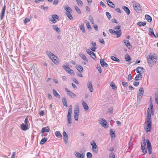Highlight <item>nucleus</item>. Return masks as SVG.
Segmentation results:
<instances>
[{
  "mask_svg": "<svg viewBox=\"0 0 158 158\" xmlns=\"http://www.w3.org/2000/svg\"><path fill=\"white\" fill-rule=\"evenodd\" d=\"M116 35H117V37L118 38L120 37L122 35V31L121 29H119L118 31H117Z\"/></svg>",
  "mask_w": 158,
  "mask_h": 158,
  "instance_id": "c9c22d12",
  "label": "nucleus"
},
{
  "mask_svg": "<svg viewBox=\"0 0 158 158\" xmlns=\"http://www.w3.org/2000/svg\"><path fill=\"white\" fill-rule=\"evenodd\" d=\"M155 98L156 102L158 104V92L155 94Z\"/></svg>",
  "mask_w": 158,
  "mask_h": 158,
  "instance_id": "58836bf2",
  "label": "nucleus"
},
{
  "mask_svg": "<svg viewBox=\"0 0 158 158\" xmlns=\"http://www.w3.org/2000/svg\"><path fill=\"white\" fill-rule=\"evenodd\" d=\"M110 86H111L112 88L114 90L116 89L117 87L115 86V84L113 83L112 82Z\"/></svg>",
  "mask_w": 158,
  "mask_h": 158,
  "instance_id": "8fccbe9b",
  "label": "nucleus"
},
{
  "mask_svg": "<svg viewBox=\"0 0 158 158\" xmlns=\"http://www.w3.org/2000/svg\"><path fill=\"white\" fill-rule=\"evenodd\" d=\"M55 135L58 138H61L62 135L59 131H56L55 132Z\"/></svg>",
  "mask_w": 158,
  "mask_h": 158,
  "instance_id": "c85d7f7f",
  "label": "nucleus"
},
{
  "mask_svg": "<svg viewBox=\"0 0 158 158\" xmlns=\"http://www.w3.org/2000/svg\"><path fill=\"white\" fill-rule=\"evenodd\" d=\"M99 42L102 44H105V41L104 40L102 39H99Z\"/></svg>",
  "mask_w": 158,
  "mask_h": 158,
  "instance_id": "69168bd1",
  "label": "nucleus"
},
{
  "mask_svg": "<svg viewBox=\"0 0 158 158\" xmlns=\"http://www.w3.org/2000/svg\"><path fill=\"white\" fill-rule=\"evenodd\" d=\"M122 85L124 87H127L128 85V83L126 82H122Z\"/></svg>",
  "mask_w": 158,
  "mask_h": 158,
  "instance_id": "e2e57ef3",
  "label": "nucleus"
},
{
  "mask_svg": "<svg viewBox=\"0 0 158 158\" xmlns=\"http://www.w3.org/2000/svg\"><path fill=\"white\" fill-rule=\"evenodd\" d=\"M133 3V7L135 11L137 13L140 12L141 11V9L140 4L139 3L135 2Z\"/></svg>",
  "mask_w": 158,
  "mask_h": 158,
  "instance_id": "7ed1b4c3",
  "label": "nucleus"
},
{
  "mask_svg": "<svg viewBox=\"0 0 158 158\" xmlns=\"http://www.w3.org/2000/svg\"><path fill=\"white\" fill-rule=\"evenodd\" d=\"M50 131V129L48 127H43L42 128L41 132L44 133L45 132H48Z\"/></svg>",
  "mask_w": 158,
  "mask_h": 158,
  "instance_id": "6ab92c4d",
  "label": "nucleus"
},
{
  "mask_svg": "<svg viewBox=\"0 0 158 158\" xmlns=\"http://www.w3.org/2000/svg\"><path fill=\"white\" fill-rule=\"evenodd\" d=\"M78 5L79 6H82L83 3L81 0H76Z\"/></svg>",
  "mask_w": 158,
  "mask_h": 158,
  "instance_id": "ea45409f",
  "label": "nucleus"
},
{
  "mask_svg": "<svg viewBox=\"0 0 158 158\" xmlns=\"http://www.w3.org/2000/svg\"><path fill=\"white\" fill-rule=\"evenodd\" d=\"M86 156L87 158H92V154L90 152H88L87 153Z\"/></svg>",
  "mask_w": 158,
  "mask_h": 158,
  "instance_id": "3c124183",
  "label": "nucleus"
},
{
  "mask_svg": "<svg viewBox=\"0 0 158 158\" xmlns=\"http://www.w3.org/2000/svg\"><path fill=\"white\" fill-rule=\"evenodd\" d=\"M125 59L127 61L129 62L131 60V57L128 54H126L125 56Z\"/></svg>",
  "mask_w": 158,
  "mask_h": 158,
  "instance_id": "79ce46f5",
  "label": "nucleus"
},
{
  "mask_svg": "<svg viewBox=\"0 0 158 158\" xmlns=\"http://www.w3.org/2000/svg\"><path fill=\"white\" fill-rule=\"evenodd\" d=\"M142 74H137L136 75L135 78V81H140L142 79Z\"/></svg>",
  "mask_w": 158,
  "mask_h": 158,
  "instance_id": "aec40b11",
  "label": "nucleus"
},
{
  "mask_svg": "<svg viewBox=\"0 0 158 158\" xmlns=\"http://www.w3.org/2000/svg\"><path fill=\"white\" fill-rule=\"evenodd\" d=\"M110 136L111 137H114L115 136V134L114 132L111 129L110 130Z\"/></svg>",
  "mask_w": 158,
  "mask_h": 158,
  "instance_id": "49530a36",
  "label": "nucleus"
},
{
  "mask_svg": "<svg viewBox=\"0 0 158 158\" xmlns=\"http://www.w3.org/2000/svg\"><path fill=\"white\" fill-rule=\"evenodd\" d=\"M107 2L108 5L110 6V7L112 8H114L115 7V5L114 4V3L111 2L109 0H107Z\"/></svg>",
  "mask_w": 158,
  "mask_h": 158,
  "instance_id": "b1692460",
  "label": "nucleus"
},
{
  "mask_svg": "<svg viewBox=\"0 0 158 158\" xmlns=\"http://www.w3.org/2000/svg\"><path fill=\"white\" fill-rule=\"evenodd\" d=\"M147 119L146 120H151V111L149 108H148L147 111Z\"/></svg>",
  "mask_w": 158,
  "mask_h": 158,
  "instance_id": "4468645a",
  "label": "nucleus"
},
{
  "mask_svg": "<svg viewBox=\"0 0 158 158\" xmlns=\"http://www.w3.org/2000/svg\"><path fill=\"white\" fill-rule=\"evenodd\" d=\"M146 123L147 124V126L146 127V131L147 132L150 131L151 130V120H146Z\"/></svg>",
  "mask_w": 158,
  "mask_h": 158,
  "instance_id": "39448f33",
  "label": "nucleus"
},
{
  "mask_svg": "<svg viewBox=\"0 0 158 158\" xmlns=\"http://www.w3.org/2000/svg\"><path fill=\"white\" fill-rule=\"evenodd\" d=\"M145 18L146 19L149 23H151L152 21V19L151 17L149 15H145Z\"/></svg>",
  "mask_w": 158,
  "mask_h": 158,
  "instance_id": "5701e85b",
  "label": "nucleus"
},
{
  "mask_svg": "<svg viewBox=\"0 0 158 158\" xmlns=\"http://www.w3.org/2000/svg\"><path fill=\"white\" fill-rule=\"evenodd\" d=\"M99 123L104 127L106 128L108 127L107 126V123L104 119H102V120H99Z\"/></svg>",
  "mask_w": 158,
  "mask_h": 158,
  "instance_id": "9d476101",
  "label": "nucleus"
},
{
  "mask_svg": "<svg viewBox=\"0 0 158 158\" xmlns=\"http://www.w3.org/2000/svg\"><path fill=\"white\" fill-rule=\"evenodd\" d=\"M90 56L93 59H94L96 58V56L95 53L93 52L91 55H90Z\"/></svg>",
  "mask_w": 158,
  "mask_h": 158,
  "instance_id": "13d9d810",
  "label": "nucleus"
},
{
  "mask_svg": "<svg viewBox=\"0 0 158 158\" xmlns=\"http://www.w3.org/2000/svg\"><path fill=\"white\" fill-rule=\"evenodd\" d=\"M66 15L69 19L71 20L73 19V17L70 12H66Z\"/></svg>",
  "mask_w": 158,
  "mask_h": 158,
  "instance_id": "72a5a7b5",
  "label": "nucleus"
},
{
  "mask_svg": "<svg viewBox=\"0 0 158 158\" xmlns=\"http://www.w3.org/2000/svg\"><path fill=\"white\" fill-rule=\"evenodd\" d=\"M70 71L68 72V73L71 74V75H74V73L73 71L71 69L69 70Z\"/></svg>",
  "mask_w": 158,
  "mask_h": 158,
  "instance_id": "4d7b16f0",
  "label": "nucleus"
},
{
  "mask_svg": "<svg viewBox=\"0 0 158 158\" xmlns=\"http://www.w3.org/2000/svg\"><path fill=\"white\" fill-rule=\"evenodd\" d=\"M144 70V69L142 67H138L136 69V72L140 74H143V73Z\"/></svg>",
  "mask_w": 158,
  "mask_h": 158,
  "instance_id": "9b49d317",
  "label": "nucleus"
},
{
  "mask_svg": "<svg viewBox=\"0 0 158 158\" xmlns=\"http://www.w3.org/2000/svg\"><path fill=\"white\" fill-rule=\"evenodd\" d=\"M52 61L55 64H59V61L57 60V57L56 58H52L51 59Z\"/></svg>",
  "mask_w": 158,
  "mask_h": 158,
  "instance_id": "f704fd0d",
  "label": "nucleus"
},
{
  "mask_svg": "<svg viewBox=\"0 0 158 158\" xmlns=\"http://www.w3.org/2000/svg\"><path fill=\"white\" fill-rule=\"evenodd\" d=\"M109 156L110 158H115V155L113 152H111Z\"/></svg>",
  "mask_w": 158,
  "mask_h": 158,
  "instance_id": "de8ad7c7",
  "label": "nucleus"
},
{
  "mask_svg": "<svg viewBox=\"0 0 158 158\" xmlns=\"http://www.w3.org/2000/svg\"><path fill=\"white\" fill-rule=\"evenodd\" d=\"M141 149L142 152L144 154L147 153V148L145 139L143 140L141 143Z\"/></svg>",
  "mask_w": 158,
  "mask_h": 158,
  "instance_id": "20e7f679",
  "label": "nucleus"
},
{
  "mask_svg": "<svg viewBox=\"0 0 158 158\" xmlns=\"http://www.w3.org/2000/svg\"><path fill=\"white\" fill-rule=\"evenodd\" d=\"M30 19L28 18H26L24 20V23L26 24L27 22L30 21Z\"/></svg>",
  "mask_w": 158,
  "mask_h": 158,
  "instance_id": "bf43d9fd",
  "label": "nucleus"
},
{
  "mask_svg": "<svg viewBox=\"0 0 158 158\" xmlns=\"http://www.w3.org/2000/svg\"><path fill=\"white\" fill-rule=\"evenodd\" d=\"M68 94L71 98H74L77 97V95L72 92H70L69 93H68Z\"/></svg>",
  "mask_w": 158,
  "mask_h": 158,
  "instance_id": "c756f323",
  "label": "nucleus"
},
{
  "mask_svg": "<svg viewBox=\"0 0 158 158\" xmlns=\"http://www.w3.org/2000/svg\"><path fill=\"white\" fill-rule=\"evenodd\" d=\"M97 69H98V71L99 73H102V70H101V68L100 66H97Z\"/></svg>",
  "mask_w": 158,
  "mask_h": 158,
  "instance_id": "774afa93",
  "label": "nucleus"
},
{
  "mask_svg": "<svg viewBox=\"0 0 158 158\" xmlns=\"http://www.w3.org/2000/svg\"><path fill=\"white\" fill-rule=\"evenodd\" d=\"M65 10L67 12H70L72 11V9L69 7H68L65 8Z\"/></svg>",
  "mask_w": 158,
  "mask_h": 158,
  "instance_id": "052dcab7",
  "label": "nucleus"
},
{
  "mask_svg": "<svg viewBox=\"0 0 158 158\" xmlns=\"http://www.w3.org/2000/svg\"><path fill=\"white\" fill-rule=\"evenodd\" d=\"M52 27L53 29L57 32L59 33L60 32L59 29L57 25H52Z\"/></svg>",
  "mask_w": 158,
  "mask_h": 158,
  "instance_id": "bb28decb",
  "label": "nucleus"
},
{
  "mask_svg": "<svg viewBox=\"0 0 158 158\" xmlns=\"http://www.w3.org/2000/svg\"><path fill=\"white\" fill-rule=\"evenodd\" d=\"M74 8L76 10V11L78 14H80L81 13V11L79 8L77 6H74Z\"/></svg>",
  "mask_w": 158,
  "mask_h": 158,
  "instance_id": "c03bdc74",
  "label": "nucleus"
},
{
  "mask_svg": "<svg viewBox=\"0 0 158 158\" xmlns=\"http://www.w3.org/2000/svg\"><path fill=\"white\" fill-rule=\"evenodd\" d=\"M79 114V109L78 105L76 106L74 112V117L76 121H78V116Z\"/></svg>",
  "mask_w": 158,
  "mask_h": 158,
  "instance_id": "f03ea898",
  "label": "nucleus"
},
{
  "mask_svg": "<svg viewBox=\"0 0 158 158\" xmlns=\"http://www.w3.org/2000/svg\"><path fill=\"white\" fill-rule=\"evenodd\" d=\"M6 10V5H5L3 9L2 10L1 15H0V19L2 20L4 16L5 11Z\"/></svg>",
  "mask_w": 158,
  "mask_h": 158,
  "instance_id": "2eb2a0df",
  "label": "nucleus"
},
{
  "mask_svg": "<svg viewBox=\"0 0 158 158\" xmlns=\"http://www.w3.org/2000/svg\"><path fill=\"white\" fill-rule=\"evenodd\" d=\"M76 67L77 69L80 72H82L83 70V67L81 66L77 65L76 66Z\"/></svg>",
  "mask_w": 158,
  "mask_h": 158,
  "instance_id": "a878e982",
  "label": "nucleus"
},
{
  "mask_svg": "<svg viewBox=\"0 0 158 158\" xmlns=\"http://www.w3.org/2000/svg\"><path fill=\"white\" fill-rule=\"evenodd\" d=\"M53 92L54 94V95L55 97L56 98H60V95L59 94L56 92V90L53 89Z\"/></svg>",
  "mask_w": 158,
  "mask_h": 158,
  "instance_id": "393cba45",
  "label": "nucleus"
},
{
  "mask_svg": "<svg viewBox=\"0 0 158 158\" xmlns=\"http://www.w3.org/2000/svg\"><path fill=\"white\" fill-rule=\"evenodd\" d=\"M132 76L131 74H129L128 75L127 80L128 81H130L131 79Z\"/></svg>",
  "mask_w": 158,
  "mask_h": 158,
  "instance_id": "338daca9",
  "label": "nucleus"
},
{
  "mask_svg": "<svg viewBox=\"0 0 158 158\" xmlns=\"http://www.w3.org/2000/svg\"><path fill=\"white\" fill-rule=\"evenodd\" d=\"M86 51L87 52V53L90 55H91V54L93 53V52L91 51L89 49L86 48Z\"/></svg>",
  "mask_w": 158,
  "mask_h": 158,
  "instance_id": "864d4df0",
  "label": "nucleus"
},
{
  "mask_svg": "<svg viewBox=\"0 0 158 158\" xmlns=\"http://www.w3.org/2000/svg\"><path fill=\"white\" fill-rule=\"evenodd\" d=\"M108 112L110 114H112L113 112V109L111 107L109 108Z\"/></svg>",
  "mask_w": 158,
  "mask_h": 158,
  "instance_id": "5fc2aeb1",
  "label": "nucleus"
},
{
  "mask_svg": "<svg viewBox=\"0 0 158 158\" xmlns=\"http://www.w3.org/2000/svg\"><path fill=\"white\" fill-rule=\"evenodd\" d=\"M86 25L88 29H91V27L88 21L85 20Z\"/></svg>",
  "mask_w": 158,
  "mask_h": 158,
  "instance_id": "e433bc0d",
  "label": "nucleus"
},
{
  "mask_svg": "<svg viewBox=\"0 0 158 158\" xmlns=\"http://www.w3.org/2000/svg\"><path fill=\"white\" fill-rule=\"evenodd\" d=\"M110 58L112 60H113L116 61L118 62H120V60H119V59H118V58L116 57H115L114 56H111L110 57Z\"/></svg>",
  "mask_w": 158,
  "mask_h": 158,
  "instance_id": "7c9ffc66",
  "label": "nucleus"
},
{
  "mask_svg": "<svg viewBox=\"0 0 158 158\" xmlns=\"http://www.w3.org/2000/svg\"><path fill=\"white\" fill-rule=\"evenodd\" d=\"M146 22H139L137 23V24L139 26H144L146 24Z\"/></svg>",
  "mask_w": 158,
  "mask_h": 158,
  "instance_id": "a19ab883",
  "label": "nucleus"
},
{
  "mask_svg": "<svg viewBox=\"0 0 158 158\" xmlns=\"http://www.w3.org/2000/svg\"><path fill=\"white\" fill-rule=\"evenodd\" d=\"M25 125H29L28 120L27 117H26L24 120V123Z\"/></svg>",
  "mask_w": 158,
  "mask_h": 158,
  "instance_id": "603ef678",
  "label": "nucleus"
},
{
  "mask_svg": "<svg viewBox=\"0 0 158 158\" xmlns=\"http://www.w3.org/2000/svg\"><path fill=\"white\" fill-rule=\"evenodd\" d=\"M123 41L126 45L128 48L130 49L131 48V45L128 40H123Z\"/></svg>",
  "mask_w": 158,
  "mask_h": 158,
  "instance_id": "dca6fc26",
  "label": "nucleus"
},
{
  "mask_svg": "<svg viewBox=\"0 0 158 158\" xmlns=\"http://www.w3.org/2000/svg\"><path fill=\"white\" fill-rule=\"evenodd\" d=\"M139 84V82L138 81H135L133 83V85L135 86H138Z\"/></svg>",
  "mask_w": 158,
  "mask_h": 158,
  "instance_id": "680f3d73",
  "label": "nucleus"
},
{
  "mask_svg": "<svg viewBox=\"0 0 158 158\" xmlns=\"http://www.w3.org/2000/svg\"><path fill=\"white\" fill-rule=\"evenodd\" d=\"M81 56L84 60L86 62L88 61V60L86 58V57L85 56L84 54H82V55H81Z\"/></svg>",
  "mask_w": 158,
  "mask_h": 158,
  "instance_id": "37998d69",
  "label": "nucleus"
},
{
  "mask_svg": "<svg viewBox=\"0 0 158 158\" xmlns=\"http://www.w3.org/2000/svg\"><path fill=\"white\" fill-rule=\"evenodd\" d=\"M148 150L149 154L152 153V148L151 147H150V148H148Z\"/></svg>",
  "mask_w": 158,
  "mask_h": 158,
  "instance_id": "0e129e2a",
  "label": "nucleus"
},
{
  "mask_svg": "<svg viewBox=\"0 0 158 158\" xmlns=\"http://www.w3.org/2000/svg\"><path fill=\"white\" fill-rule=\"evenodd\" d=\"M47 138L45 137L41 139L40 143L41 144L43 145L47 141Z\"/></svg>",
  "mask_w": 158,
  "mask_h": 158,
  "instance_id": "2f4dec72",
  "label": "nucleus"
},
{
  "mask_svg": "<svg viewBox=\"0 0 158 158\" xmlns=\"http://www.w3.org/2000/svg\"><path fill=\"white\" fill-rule=\"evenodd\" d=\"M62 100L63 103V105L67 107H68V105L66 98L65 97H63L62 98Z\"/></svg>",
  "mask_w": 158,
  "mask_h": 158,
  "instance_id": "4be33fe9",
  "label": "nucleus"
},
{
  "mask_svg": "<svg viewBox=\"0 0 158 158\" xmlns=\"http://www.w3.org/2000/svg\"><path fill=\"white\" fill-rule=\"evenodd\" d=\"M93 142V143L91 144L92 146V150L94 153L97 154L98 152V147L95 142L94 141Z\"/></svg>",
  "mask_w": 158,
  "mask_h": 158,
  "instance_id": "6e6552de",
  "label": "nucleus"
},
{
  "mask_svg": "<svg viewBox=\"0 0 158 158\" xmlns=\"http://www.w3.org/2000/svg\"><path fill=\"white\" fill-rule=\"evenodd\" d=\"M87 86L91 92H93L92 83L91 81H88L87 83Z\"/></svg>",
  "mask_w": 158,
  "mask_h": 158,
  "instance_id": "f8f14e48",
  "label": "nucleus"
},
{
  "mask_svg": "<svg viewBox=\"0 0 158 158\" xmlns=\"http://www.w3.org/2000/svg\"><path fill=\"white\" fill-rule=\"evenodd\" d=\"M79 27L81 30L83 32L85 33V30L84 24L81 23V24L80 25Z\"/></svg>",
  "mask_w": 158,
  "mask_h": 158,
  "instance_id": "cd10ccee",
  "label": "nucleus"
},
{
  "mask_svg": "<svg viewBox=\"0 0 158 158\" xmlns=\"http://www.w3.org/2000/svg\"><path fill=\"white\" fill-rule=\"evenodd\" d=\"M146 143H147V148H150V147H151V144L150 143V142L149 141V140L148 139H147L146 140Z\"/></svg>",
  "mask_w": 158,
  "mask_h": 158,
  "instance_id": "a18cd8bd",
  "label": "nucleus"
},
{
  "mask_svg": "<svg viewBox=\"0 0 158 158\" xmlns=\"http://www.w3.org/2000/svg\"><path fill=\"white\" fill-rule=\"evenodd\" d=\"M75 156L78 158H84L85 156V153H82L80 154L77 152H75Z\"/></svg>",
  "mask_w": 158,
  "mask_h": 158,
  "instance_id": "1a4fd4ad",
  "label": "nucleus"
},
{
  "mask_svg": "<svg viewBox=\"0 0 158 158\" xmlns=\"http://www.w3.org/2000/svg\"><path fill=\"white\" fill-rule=\"evenodd\" d=\"M62 67L64 70L68 73L71 69L69 67L68 65H63Z\"/></svg>",
  "mask_w": 158,
  "mask_h": 158,
  "instance_id": "473e14b6",
  "label": "nucleus"
},
{
  "mask_svg": "<svg viewBox=\"0 0 158 158\" xmlns=\"http://www.w3.org/2000/svg\"><path fill=\"white\" fill-rule=\"evenodd\" d=\"M123 8L127 15L130 13V11L129 8L126 6H123Z\"/></svg>",
  "mask_w": 158,
  "mask_h": 158,
  "instance_id": "412c9836",
  "label": "nucleus"
},
{
  "mask_svg": "<svg viewBox=\"0 0 158 158\" xmlns=\"http://www.w3.org/2000/svg\"><path fill=\"white\" fill-rule=\"evenodd\" d=\"M100 64L102 67H106L108 66V64L105 62L104 60L101 59L100 60Z\"/></svg>",
  "mask_w": 158,
  "mask_h": 158,
  "instance_id": "f3484780",
  "label": "nucleus"
},
{
  "mask_svg": "<svg viewBox=\"0 0 158 158\" xmlns=\"http://www.w3.org/2000/svg\"><path fill=\"white\" fill-rule=\"evenodd\" d=\"M63 139L64 142L66 143H68V136H67L64 137Z\"/></svg>",
  "mask_w": 158,
  "mask_h": 158,
  "instance_id": "6e6d98bb",
  "label": "nucleus"
},
{
  "mask_svg": "<svg viewBox=\"0 0 158 158\" xmlns=\"http://www.w3.org/2000/svg\"><path fill=\"white\" fill-rule=\"evenodd\" d=\"M157 57L150 53L148 56L147 62L150 67H152L155 64L157 61Z\"/></svg>",
  "mask_w": 158,
  "mask_h": 158,
  "instance_id": "f257e3e1",
  "label": "nucleus"
},
{
  "mask_svg": "<svg viewBox=\"0 0 158 158\" xmlns=\"http://www.w3.org/2000/svg\"><path fill=\"white\" fill-rule=\"evenodd\" d=\"M82 105L85 110H88L89 109V107L87 104L85 102L82 103Z\"/></svg>",
  "mask_w": 158,
  "mask_h": 158,
  "instance_id": "4c0bfd02",
  "label": "nucleus"
},
{
  "mask_svg": "<svg viewBox=\"0 0 158 158\" xmlns=\"http://www.w3.org/2000/svg\"><path fill=\"white\" fill-rule=\"evenodd\" d=\"M46 54L51 59L52 58H56V56L49 51H47L46 52Z\"/></svg>",
  "mask_w": 158,
  "mask_h": 158,
  "instance_id": "a211bd4d",
  "label": "nucleus"
},
{
  "mask_svg": "<svg viewBox=\"0 0 158 158\" xmlns=\"http://www.w3.org/2000/svg\"><path fill=\"white\" fill-rule=\"evenodd\" d=\"M29 125H25L24 123H22L21 125V128L22 130L26 131L29 129Z\"/></svg>",
  "mask_w": 158,
  "mask_h": 158,
  "instance_id": "ddd939ff",
  "label": "nucleus"
},
{
  "mask_svg": "<svg viewBox=\"0 0 158 158\" xmlns=\"http://www.w3.org/2000/svg\"><path fill=\"white\" fill-rule=\"evenodd\" d=\"M106 15L109 19H110L111 17L110 14L108 12H106Z\"/></svg>",
  "mask_w": 158,
  "mask_h": 158,
  "instance_id": "09e8293b",
  "label": "nucleus"
},
{
  "mask_svg": "<svg viewBox=\"0 0 158 158\" xmlns=\"http://www.w3.org/2000/svg\"><path fill=\"white\" fill-rule=\"evenodd\" d=\"M144 93V90L143 88H140L139 91V93L137 94L138 99H140L143 96Z\"/></svg>",
  "mask_w": 158,
  "mask_h": 158,
  "instance_id": "0eeeda50",
  "label": "nucleus"
},
{
  "mask_svg": "<svg viewBox=\"0 0 158 158\" xmlns=\"http://www.w3.org/2000/svg\"><path fill=\"white\" fill-rule=\"evenodd\" d=\"M59 18V16L57 15H52V18H49V20L53 23H55L57 22L56 19H58Z\"/></svg>",
  "mask_w": 158,
  "mask_h": 158,
  "instance_id": "423d86ee",
  "label": "nucleus"
}]
</instances>
